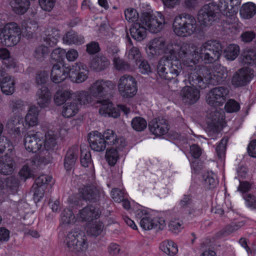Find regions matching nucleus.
<instances>
[{
  "label": "nucleus",
  "instance_id": "nucleus-1",
  "mask_svg": "<svg viewBox=\"0 0 256 256\" xmlns=\"http://www.w3.org/2000/svg\"><path fill=\"white\" fill-rule=\"evenodd\" d=\"M188 48L183 56L184 66H194L200 59L204 63L212 64L218 60L222 53V46L216 40H208L198 48L186 43Z\"/></svg>",
  "mask_w": 256,
  "mask_h": 256
},
{
  "label": "nucleus",
  "instance_id": "nucleus-2",
  "mask_svg": "<svg viewBox=\"0 0 256 256\" xmlns=\"http://www.w3.org/2000/svg\"><path fill=\"white\" fill-rule=\"evenodd\" d=\"M188 46L184 42L174 41L166 44L164 38L158 37L150 40L148 44L146 52L148 56H158L164 52L172 56H178L183 60L184 52Z\"/></svg>",
  "mask_w": 256,
  "mask_h": 256
},
{
  "label": "nucleus",
  "instance_id": "nucleus-3",
  "mask_svg": "<svg viewBox=\"0 0 256 256\" xmlns=\"http://www.w3.org/2000/svg\"><path fill=\"white\" fill-rule=\"evenodd\" d=\"M164 56L159 60L157 66L158 75L162 78L174 82L178 84L176 78L182 70V63L184 65L182 60L178 56Z\"/></svg>",
  "mask_w": 256,
  "mask_h": 256
},
{
  "label": "nucleus",
  "instance_id": "nucleus-4",
  "mask_svg": "<svg viewBox=\"0 0 256 256\" xmlns=\"http://www.w3.org/2000/svg\"><path fill=\"white\" fill-rule=\"evenodd\" d=\"M172 28L176 35L184 38L196 33L198 30V26L194 16L184 12L175 16Z\"/></svg>",
  "mask_w": 256,
  "mask_h": 256
},
{
  "label": "nucleus",
  "instance_id": "nucleus-5",
  "mask_svg": "<svg viewBox=\"0 0 256 256\" xmlns=\"http://www.w3.org/2000/svg\"><path fill=\"white\" fill-rule=\"evenodd\" d=\"M63 242L68 250L75 253H83L88 246L85 233L77 229H74L66 232L64 235Z\"/></svg>",
  "mask_w": 256,
  "mask_h": 256
},
{
  "label": "nucleus",
  "instance_id": "nucleus-6",
  "mask_svg": "<svg viewBox=\"0 0 256 256\" xmlns=\"http://www.w3.org/2000/svg\"><path fill=\"white\" fill-rule=\"evenodd\" d=\"M20 28L17 24L8 23L2 30L0 34L1 42L6 46H14L20 40Z\"/></svg>",
  "mask_w": 256,
  "mask_h": 256
},
{
  "label": "nucleus",
  "instance_id": "nucleus-7",
  "mask_svg": "<svg viewBox=\"0 0 256 256\" xmlns=\"http://www.w3.org/2000/svg\"><path fill=\"white\" fill-rule=\"evenodd\" d=\"M200 71L204 72V78L206 81L214 85L223 82L228 76L226 68L218 64L212 67H202Z\"/></svg>",
  "mask_w": 256,
  "mask_h": 256
},
{
  "label": "nucleus",
  "instance_id": "nucleus-8",
  "mask_svg": "<svg viewBox=\"0 0 256 256\" xmlns=\"http://www.w3.org/2000/svg\"><path fill=\"white\" fill-rule=\"evenodd\" d=\"M142 24H144L148 30L152 33H157L164 27L165 20L162 12H156L151 14L144 12L141 16Z\"/></svg>",
  "mask_w": 256,
  "mask_h": 256
},
{
  "label": "nucleus",
  "instance_id": "nucleus-9",
  "mask_svg": "<svg viewBox=\"0 0 256 256\" xmlns=\"http://www.w3.org/2000/svg\"><path fill=\"white\" fill-rule=\"evenodd\" d=\"M136 215L140 220V226L144 230L155 228L162 229L164 226V221L162 220L154 218L150 212L144 208L138 210Z\"/></svg>",
  "mask_w": 256,
  "mask_h": 256
},
{
  "label": "nucleus",
  "instance_id": "nucleus-10",
  "mask_svg": "<svg viewBox=\"0 0 256 256\" xmlns=\"http://www.w3.org/2000/svg\"><path fill=\"white\" fill-rule=\"evenodd\" d=\"M118 88L123 98H132L136 94L138 91L137 82L132 76L124 75L119 79Z\"/></svg>",
  "mask_w": 256,
  "mask_h": 256
},
{
  "label": "nucleus",
  "instance_id": "nucleus-11",
  "mask_svg": "<svg viewBox=\"0 0 256 256\" xmlns=\"http://www.w3.org/2000/svg\"><path fill=\"white\" fill-rule=\"evenodd\" d=\"M182 214L188 218L199 215L202 212V208L196 204L193 196L190 194H184L178 202Z\"/></svg>",
  "mask_w": 256,
  "mask_h": 256
},
{
  "label": "nucleus",
  "instance_id": "nucleus-12",
  "mask_svg": "<svg viewBox=\"0 0 256 256\" xmlns=\"http://www.w3.org/2000/svg\"><path fill=\"white\" fill-rule=\"evenodd\" d=\"M218 7L214 2L204 5L198 11V20L202 27L210 26L216 20Z\"/></svg>",
  "mask_w": 256,
  "mask_h": 256
},
{
  "label": "nucleus",
  "instance_id": "nucleus-13",
  "mask_svg": "<svg viewBox=\"0 0 256 256\" xmlns=\"http://www.w3.org/2000/svg\"><path fill=\"white\" fill-rule=\"evenodd\" d=\"M228 93L227 88L224 86L216 87L212 89L206 95V102L212 106H222L226 101Z\"/></svg>",
  "mask_w": 256,
  "mask_h": 256
},
{
  "label": "nucleus",
  "instance_id": "nucleus-14",
  "mask_svg": "<svg viewBox=\"0 0 256 256\" xmlns=\"http://www.w3.org/2000/svg\"><path fill=\"white\" fill-rule=\"evenodd\" d=\"M44 140L38 132H29L24 135V145L26 150L33 153L43 150Z\"/></svg>",
  "mask_w": 256,
  "mask_h": 256
},
{
  "label": "nucleus",
  "instance_id": "nucleus-15",
  "mask_svg": "<svg viewBox=\"0 0 256 256\" xmlns=\"http://www.w3.org/2000/svg\"><path fill=\"white\" fill-rule=\"evenodd\" d=\"M114 88L113 82L110 80H98L91 84L89 90L94 98H100L105 96Z\"/></svg>",
  "mask_w": 256,
  "mask_h": 256
},
{
  "label": "nucleus",
  "instance_id": "nucleus-16",
  "mask_svg": "<svg viewBox=\"0 0 256 256\" xmlns=\"http://www.w3.org/2000/svg\"><path fill=\"white\" fill-rule=\"evenodd\" d=\"M80 196L82 199L90 202H96L103 196L102 190L93 185L84 186L79 189Z\"/></svg>",
  "mask_w": 256,
  "mask_h": 256
},
{
  "label": "nucleus",
  "instance_id": "nucleus-17",
  "mask_svg": "<svg viewBox=\"0 0 256 256\" xmlns=\"http://www.w3.org/2000/svg\"><path fill=\"white\" fill-rule=\"evenodd\" d=\"M69 78L76 83H82L88 78V70L86 66L81 63L76 62L69 69Z\"/></svg>",
  "mask_w": 256,
  "mask_h": 256
},
{
  "label": "nucleus",
  "instance_id": "nucleus-18",
  "mask_svg": "<svg viewBox=\"0 0 256 256\" xmlns=\"http://www.w3.org/2000/svg\"><path fill=\"white\" fill-rule=\"evenodd\" d=\"M188 68V70H190L188 72V81L191 86L198 87L202 88L204 87V82L203 80L204 78V73L200 71L202 67H206L202 66H198L195 64L194 66H184Z\"/></svg>",
  "mask_w": 256,
  "mask_h": 256
},
{
  "label": "nucleus",
  "instance_id": "nucleus-19",
  "mask_svg": "<svg viewBox=\"0 0 256 256\" xmlns=\"http://www.w3.org/2000/svg\"><path fill=\"white\" fill-rule=\"evenodd\" d=\"M254 71L248 67L242 68L235 72L232 78V84L235 87L246 86L252 80Z\"/></svg>",
  "mask_w": 256,
  "mask_h": 256
},
{
  "label": "nucleus",
  "instance_id": "nucleus-20",
  "mask_svg": "<svg viewBox=\"0 0 256 256\" xmlns=\"http://www.w3.org/2000/svg\"><path fill=\"white\" fill-rule=\"evenodd\" d=\"M101 212L98 207L88 205L79 211L76 216V220L90 222L98 218Z\"/></svg>",
  "mask_w": 256,
  "mask_h": 256
},
{
  "label": "nucleus",
  "instance_id": "nucleus-21",
  "mask_svg": "<svg viewBox=\"0 0 256 256\" xmlns=\"http://www.w3.org/2000/svg\"><path fill=\"white\" fill-rule=\"evenodd\" d=\"M70 67L64 66L62 64L56 63L52 64L50 78L51 80L54 84H59L69 77Z\"/></svg>",
  "mask_w": 256,
  "mask_h": 256
},
{
  "label": "nucleus",
  "instance_id": "nucleus-22",
  "mask_svg": "<svg viewBox=\"0 0 256 256\" xmlns=\"http://www.w3.org/2000/svg\"><path fill=\"white\" fill-rule=\"evenodd\" d=\"M182 100L186 104L196 102L200 97V91L195 87L186 86L180 91Z\"/></svg>",
  "mask_w": 256,
  "mask_h": 256
},
{
  "label": "nucleus",
  "instance_id": "nucleus-23",
  "mask_svg": "<svg viewBox=\"0 0 256 256\" xmlns=\"http://www.w3.org/2000/svg\"><path fill=\"white\" fill-rule=\"evenodd\" d=\"M88 142L91 148L96 152L104 151L106 147V142L102 134L98 132H91L89 134Z\"/></svg>",
  "mask_w": 256,
  "mask_h": 256
},
{
  "label": "nucleus",
  "instance_id": "nucleus-24",
  "mask_svg": "<svg viewBox=\"0 0 256 256\" xmlns=\"http://www.w3.org/2000/svg\"><path fill=\"white\" fill-rule=\"evenodd\" d=\"M150 132L156 136H163L168 130L166 120L162 118H158L152 120L148 124Z\"/></svg>",
  "mask_w": 256,
  "mask_h": 256
},
{
  "label": "nucleus",
  "instance_id": "nucleus-25",
  "mask_svg": "<svg viewBox=\"0 0 256 256\" xmlns=\"http://www.w3.org/2000/svg\"><path fill=\"white\" fill-rule=\"evenodd\" d=\"M102 136L106 141V144L114 145L118 150H120L126 145L125 139L123 138H117L116 132L112 130H106Z\"/></svg>",
  "mask_w": 256,
  "mask_h": 256
},
{
  "label": "nucleus",
  "instance_id": "nucleus-26",
  "mask_svg": "<svg viewBox=\"0 0 256 256\" xmlns=\"http://www.w3.org/2000/svg\"><path fill=\"white\" fill-rule=\"evenodd\" d=\"M16 168V164L13 158L8 153L0 158V173L4 175H9L13 173Z\"/></svg>",
  "mask_w": 256,
  "mask_h": 256
},
{
  "label": "nucleus",
  "instance_id": "nucleus-27",
  "mask_svg": "<svg viewBox=\"0 0 256 256\" xmlns=\"http://www.w3.org/2000/svg\"><path fill=\"white\" fill-rule=\"evenodd\" d=\"M38 104L42 108L48 107L51 102V92L46 86H42L36 94Z\"/></svg>",
  "mask_w": 256,
  "mask_h": 256
},
{
  "label": "nucleus",
  "instance_id": "nucleus-28",
  "mask_svg": "<svg viewBox=\"0 0 256 256\" xmlns=\"http://www.w3.org/2000/svg\"><path fill=\"white\" fill-rule=\"evenodd\" d=\"M101 106L99 109V113L104 116L116 118L119 116L120 113L114 106L113 104L110 100H106L98 102Z\"/></svg>",
  "mask_w": 256,
  "mask_h": 256
},
{
  "label": "nucleus",
  "instance_id": "nucleus-29",
  "mask_svg": "<svg viewBox=\"0 0 256 256\" xmlns=\"http://www.w3.org/2000/svg\"><path fill=\"white\" fill-rule=\"evenodd\" d=\"M147 30L144 24H142L140 18L137 22L133 24L130 31L131 36L134 40L141 41L146 37Z\"/></svg>",
  "mask_w": 256,
  "mask_h": 256
},
{
  "label": "nucleus",
  "instance_id": "nucleus-30",
  "mask_svg": "<svg viewBox=\"0 0 256 256\" xmlns=\"http://www.w3.org/2000/svg\"><path fill=\"white\" fill-rule=\"evenodd\" d=\"M234 0H220L218 5L217 6L218 12L227 18L234 20L236 12L232 4H230Z\"/></svg>",
  "mask_w": 256,
  "mask_h": 256
},
{
  "label": "nucleus",
  "instance_id": "nucleus-31",
  "mask_svg": "<svg viewBox=\"0 0 256 256\" xmlns=\"http://www.w3.org/2000/svg\"><path fill=\"white\" fill-rule=\"evenodd\" d=\"M38 108L36 106H32L28 110V113L24 118V124L26 128H30L38 125Z\"/></svg>",
  "mask_w": 256,
  "mask_h": 256
},
{
  "label": "nucleus",
  "instance_id": "nucleus-32",
  "mask_svg": "<svg viewBox=\"0 0 256 256\" xmlns=\"http://www.w3.org/2000/svg\"><path fill=\"white\" fill-rule=\"evenodd\" d=\"M78 154V149L76 146H73L68 150L64 160V166L66 170H70L74 167Z\"/></svg>",
  "mask_w": 256,
  "mask_h": 256
},
{
  "label": "nucleus",
  "instance_id": "nucleus-33",
  "mask_svg": "<svg viewBox=\"0 0 256 256\" xmlns=\"http://www.w3.org/2000/svg\"><path fill=\"white\" fill-rule=\"evenodd\" d=\"M64 43L68 45H80L84 43V37L74 31L66 32L62 38Z\"/></svg>",
  "mask_w": 256,
  "mask_h": 256
},
{
  "label": "nucleus",
  "instance_id": "nucleus-34",
  "mask_svg": "<svg viewBox=\"0 0 256 256\" xmlns=\"http://www.w3.org/2000/svg\"><path fill=\"white\" fill-rule=\"evenodd\" d=\"M202 184L206 189H212L218 184L216 175L212 171H208L202 175Z\"/></svg>",
  "mask_w": 256,
  "mask_h": 256
},
{
  "label": "nucleus",
  "instance_id": "nucleus-35",
  "mask_svg": "<svg viewBox=\"0 0 256 256\" xmlns=\"http://www.w3.org/2000/svg\"><path fill=\"white\" fill-rule=\"evenodd\" d=\"M30 4L29 0H13L12 7L16 14L22 15L27 12Z\"/></svg>",
  "mask_w": 256,
  "mask_h": 256
},
{
  "label": "nucleus",
  "instance_id": "nucleus-36",
  "mask_svg": "<svg viewBox=\"0 0 256 256\" xmlns=\"http://www.w3.org/2000/svg\"><path fill=\"white\" fill-rule=\"evenodd\" d=\"M14 84L15 82L13 77H4L0 82L2 92L6 95L12 94L14 92Z\"/></svg>",
  "mask_w": 256,
  "mask_h": 256
},
{
  "label": "nucleus",
  "instance_id": "nucleus-37",
  "mask_svg": "<svg viewBox=\"0 0 256 256\" xmlns=\"http://www.w3.org/2000/svg\"><path fill=\"white\" fill-rule=\"evenodd\" d=\"M110 61L106 56H98L92 58L90 65L94 70L101 71L108 67Z\"/></svg>",
  "mask_w": 256,
  "mask_h": 256
},
{
  "label": "nucleus",
  "instance_id": "nucleus-38",
  "mask_svg": "<svg viewBox=\"0 0 256 256\" xmlns=\"http://www.w3.org/2000/svg\"><path fill=\"white\" fill-rule=\"evenodd\" d=\"M79 108L77 102H67L62 106V114L64 117L70 118L76 114Z\"/></svg>",
  "mask_w": 256,
  "mask_h": 256
},
{
  "label": "nucleus",
  "instance_id": "nucleus-39",
  "mask_svg": "<svg viewBox=\"0 0 256 256\" xmlns=\"http://www.w3.org/2000/svg\"><path fill=\"white\" fill-rule=\"evenodd\" d=\"M76 222V217L70 208H64L60 214V224L66 226L73 224Z\"/></svg>",
  "mask_w": 256,
  "mask_h": 256
},
{
  "label": "nucleus",
  "instance_id": "nucleus-40",
  "mask_svg": "<svg viewBox=\"0 0 256 256\" xmlns=\"http://www.w3.org/2000/svg\"><path fill=\"white\" fill-rule=\"evenodd\" d=\"M240 13L242 18H250L256 13V6L252 2L246 3L242 6Z\"/></svg>",
  "mask_w": 256,
  "mask_h": 256
},
{
  "label": "nucleus",
  "instance_id": "nucleus-41",
  "mask_svg": "<svg viewBox=\"0 0 256 256\" xmlns=\"http://www.w3.org/2000/svg\"><path fill=\"white\" fill-rule=\"evenodd\" d=\"M160 248L166 254L172 256L175 255L178 252L176 244L170 240L162 242L160 244Z\"/></svg>",
  "mask_w": 256,
  "mask_h": 256
},
{
  "label": "nucleus",
  "instance_id": "nucleus-42",
  "mask_svg": "<svg viewBox=\"0 0 256 256\" xmlns=\"http://www.w3.org/2000/svg\"><path fill=\"white\" fill-rule=\"evenodd\" d=\"M57 136L52 131H48L45 134L43 150H47L53 149L56 144Z\"/></svg>",
  "mask_w": 256,
  "mask_h": 256
},
{
  "label": "nucleus",
  "instance_id": "nucleus-43",
  "mask_svg": "<svg viewBox=\"0 0 256 256\" xmlns=\"http://www.w3.org/2000/svg\"><path fill=\"white\" fill-rule=\"evenodd\" d=\"M18 186V181L14 176H10L0 180V188L1 190L10 189L12 190H15Z\"/></svg>",
  "mask_w": 256,
  "mask_h": 256
},
{
  "label": "nucleus",
  "instance_id": "nucleus-44",
  "mask_svg": "<svg viewBox=\"0 0 256 256\" xmlns=\"http://www.w3.org/2000/svg\"><path fill=\"white\" fill-rule=\"evenodd\" d=\"M71 96L72 93L68 90H58L54 96V102L56 105L60 106L64 104Z\"/></svg>",
  "mask_w": 256,
  "mask_h": 256
},
{
  "label": "nucleus",
  "instance_id": "nucleus-45",
  "mask_svg": "<svg viewBox=\"0 0 256 256\" xmlns=\"http://www.w3.org/2000/svg\"><path fill=\"white\" fill-rule=\"evenodd\" d=\"M240 52L238 46L235 44L228 45L224 51V57L229 60H233L236 58Z\"/></svg>",
  "mask_w": 256,
  "mask_h": 256
},
{
  "label": "nucleus",
  "instance_id": "nucleus-46",
  "mask_svg": "<svg viewBox=\"0 0 256 256\" xmlns=\"http://www.w3.org/2000/svg\"><path fill=\"white\" fill-rule=\"evenodd\" d=\"M242 62L248 65L256 64V52L252 49L246 50L242 55Z\"/></svg>",
  "mask_w": 256,
  "mask_h": 256
},
{
  "label": "nucleus",
  "instance_id": "nucleus-47",
  "mask_svg": "<svg viewBox=\"0 0 256 256\" xmlns=\"http://www.w3.org/2000/svg\"><path fill=\"white\" fill-rule=\"evenodd\" d=\"M168 228L172 232L178 234L184 228V222L182 220L178 218H172L169 224Z\"/></svg>",
  "mask_w": 256,
  "mask_h": 256
},
{
  "label": "nucleus",
  "instance_id": "nucleus-48",
  "mask_svg": "<svg viewBox=\"0 0 256 256\" xmlns=\"http://www.w3.org/2000/svg\"><path fill=\"white\" fill-rule=\"evenodd\" d=\"M131 124L134 130L138 132H141L146 128L147 122L144 118L136 116L132 120Z\"/></svg>",
  "mask_w": 256,
  "mask_h": 256
},
{
  "label": "nucleus",
  "instance_id": "nucleus-49",
  "mask_svg": "<svg viewBox=\"0 0 256 256\" xmlns=\"http://www.w3.org/2000/svg\"><path fill=\"white\" fill-rule=\"evenodd\" d=\"M228 141V138H222L216 148V155L218 159L221 161L224 160L225 158L226 146Z\"/></svg>",
  "mask_w": 256,
  "mask_h": 256
},
{
  "label": "nucleus",
  "instance_id": "nucleus-50",
  "mask_svg": "<svg viewBox=\"0 0 256 256\" xmlns=\"http://www.w3.org/2000/svg\"><path fill=\"white\" fill-rule=\"evenodd\" d=\"M104 229L103 224L98 221L92 224L87 230L88 234L94 236L100 234Z\"/></svg>",
  "mask_w": 256,
  "mask_h": 256
},
{
  "label": "nucleus",
  "instance_id": "nucleus-51",
  "mask_svg": "<svg viewBox=\"0 0 256 256\" xmlns=\"http://www.w3.org/2000/svg\"><path fill=\"white\" fill-rule=\"evenodd\" d=\"M128 60L138 64L139 62L142 59L140 52L139 49L135 46L130 48L128 52Z\"/></svg>",
  "mask_w": 256,
  "mask_h": 256
},
{
  "label": "nucleus",
  "instance_id": "nucleus-52",
  "mask_svg": "<svg viewBox=\"0 0 256 256\" xmlns=\"http://www.w3.org/2000/svg\"><path fill=\"white\" fill-rule=\"evenodd\" d=\"M92 94L88 92L82 90L78 92L76 95V99L81 105H86L91 103L92 102Z\"/></svg>",
  "mask_w": 256,
  "mask_h": 256
},
{
  "label": "nucleus",
  "instance_id": "nucleus-53",
  "mask_svg": "<svg viewBox=\"0 0 256 256\" xmlns=\"http://www.w3.org/2000/svg\"><path fill=\"white\" fill-rule=\"evenodd\" d=\"M4 130V124L0 122V154H2L6 148H8L11 142L7 137L2 136Z\"/></svg>",
  "mask_w": 256,
  "mask_h": 256
},
{
  "label": "nucleus",
  "instance_id": "nucleus-54",
  "mask_svg": "<svg viewBox=\"0 0 256 256\" xmlns=\"http://www.w3.org/2000/svg\"><path fill=\"white\" fill-rule=\"evenodd\" d=\"M10 106L12 111L15 113H20L26 108V103L20 100L15 99L10 102Z\"/></svg>",
  "mask_w": 256,
  "mask_h": 256
},
{
  "label": "nucleus",
  "instance_id": "nucleus-55",
  "mask_svg": "<svg viewBox=\"0 0 256 256\" xmlns=\"http://www.w3.org/2000/svg\"><path fill=\"white\" fill-rule=\"evenodd\" d=\"M80 161L82 166L85 168L88 167L92 164V160L90 152L81 149Z\"/></svg>",
  "mask_w": 256,
  "mask_h": 256
},
{
  "label": "nucleus",
  "instance_id": "nucleus-56",
  "mask_svg": "<svg viewBox=\"0 0 256 256\" xmlns=\"http://www.w3.org/2000/svg\"><path fill=\"white\" fill-rule=\"evenodd\" d=\"M60 34L58 31L52 32V34H48L44 38V41L48 46H53L58 42Z\"/></svg>",
  "mask_w": 256,
  "mask_h": 256
},
{
  "label": "nucleus",
  "instance_id": "nucleus-57",
  "mask_svg": "<svg viewBox=\"0 0 256 256\" xmlns=\"http://www.w3.org/2000/svg\"><path fill=\"white\" fill-rule=\"evenodd\" d=\"M66 54V50L61 48H56L53 50L51 53L52 60L56 63L62 64L60 62L64 59Z\"/></svg>",
  "mask_w": 256,
  "mask_h": 256
},
{
  "label": "nucleus",
  "instance_id": "nucleus-58",
  "mask_svg": "<svg viewBox=\"0 0 256 256\" xmlns=\"http://www.w3.org/2000/svg\"><path fill=\"white\" fill-rule=\"evenodd\" d=\"M52 178L50 176L42 174L38 177L34 184V186H42L44 188H46V186L51 182Z\"/></svg>",
  "mask_w": 256,
  "mask_h": 256
},
{
  "label": "nucleus",
  "instance_id": "nucleus-59",
  "mask_svg": "<svg viewBox=\"0 0 256 256\" xmlns=\"http://www.w3.org/2000/svg\"><path fill=\"white\" fill-rule=\"evenodd\" d=\"M106 157L109 164L110 166H114L118 158L117 150L114 148L107 150Z\"/></svg>",
  "mask_w": 256,
  "mask_h": 256
},
{
  "label": "nucleus",
  "instance_id": "nucleus-60",
  "mask_svg": "<svg viewBox=\"0 0 256 256\" xmlns=\"http://www.w3.org/2000/svg\"><path fill=\"white\" fill-rule=\"evenodd\" d=\"M48 53V49L47 46H40L36 48L34 56L38 60L41 61L42 60Z\"/></svg>",
  "mask_w": 256,
  "mask_h": 256
},
{
  "label": "nucleus",
  "instance_id": "nucleus-61",
  "mask_svg": "<svg viewBox=\"0 0 256 256\" xmlns=\"http://www.w3.org/2000/svg\"><path fill=\"white\" fill-rule=\"evenodd\" d=\"M224 108L228 112H235L240 110V105L239 103L235 100L230 99L226 104Z\"/></svg>",
  "mask_w": 256,
  "mask_h": 256
},
{
  "label": "nucleus",
  "instance_id": "nucleus-62",
  "mask_svg": "<svg viewBox=\"0 0 256 256\" xmlns=\"http://www.w3.org/2000/svg\"><path fill=\"white\" fill-rule=\"evenodd\" d=\"M34 163V160H30L28 161L26 164H25L22 166V170L19 172L20 177L23 178L24 180L31 177L32 173L30 168L28 164H30V166H32Z\"/></svg>",
  "mask_w": 256,
  "mask_h": 256
},
{
  "label": "nucleus",
  "instance_id": "nucleus-63",
  "mask_svg": "<svg viewBox=\"0 0 256 256\" xmlns=\"http://www.w3.org/2000/svg\"><path fill=\"white\" fill-rule=\"evenodd\" d=\"M126 19L129 22H134L138 21V14L136 10L133 8H128L124 11Z\"/></svg>",
  "mask_w": 256,
  "mask_h": 256
},
{
  "label": "nucleus",
  "instance_id": "nucleus-64",
  "mask_svg": "<svg viewBox=\"0 0 256 256\" xmlns=\"http://www.w3.org/2000/svg\"><path fill=\"white\" fill-rule=\"evenodd\" d=\"M32 188L34 190V199L36 202H39L43 198L46 188L36 186H34V184Z\"/></svg>",
  "mask_w": 256,
  "mask_h": 256
}]
</instances>
